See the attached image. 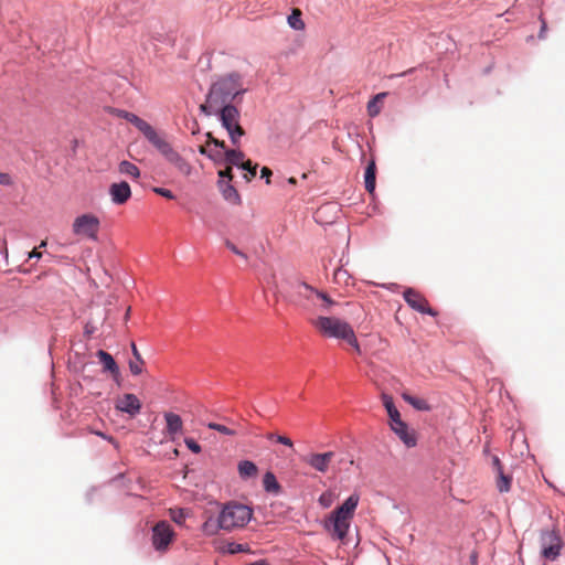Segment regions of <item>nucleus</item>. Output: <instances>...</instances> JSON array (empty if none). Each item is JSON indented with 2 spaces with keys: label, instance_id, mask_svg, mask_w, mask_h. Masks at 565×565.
Listing matches in <instances>:
<instances>
[{
  "label": "nucleus",
  "instance_id": "c9c22d12",
  "mask_svg": "<svg viewBox=\"0 0 565 565\" xmlns=\"http://www.w3.org/2000/svg\"><path fill=\"white\" fill-rule=\"evenodd\" d=\"M319 503L323 507V508H329L332 503V493L330 492H324L322 493L320 497H319Z\"/></svg>",
  "mask_w": 565,
  "mask_h": 565
},
{
  "label": "nucleus",
  "instance_id": "37998d69",
  "mask_svg": "<svg viewBox=\"0 0 565 565\" xmlns=\"http://www.w3.org/2000/svg\"><path fill=\"white\" fill-rule=\"evenodd\" d=\"M212 147V142H211V139L207 138V142H206V146H201L199 148V152L205 157L209 158V151H210V148Z\"/></svg>",
  "mask_w": 565,
  "mask_h": 565
},
{
  "label": "nucleus",
  "instance_id": "4c0bfd02",
  "mask_svg": "<svg viewBox=\"0 0 565 565\" xmlns=\"http://www.w3.org/2000/svg\"><path fill=\"white\" fill-rule=\"evenodd\" d=\"M245 551H246V547L243 544H239V543H231V544H228V552L231 554H235V553H239V552H245Z\"/></svg>",
  "mask_w": 565,
  "mask_h": 565
},
{
  "label": "nucleus",
  "instance_id": "de8ad7c7",
  "mask_svg": "<svg viewBox=\"0 0 565 565\" xmlns=\"http://www.w3.org/2000/svg\"><path fill=\"white\" fill-rule=\"evenodd\" d=\"M212 428H217L221 433L231 435L233 434V430L228 428V426L222 425V426H211Z\"/></svg>",
  "mask_w": 565,
  "mask_h": 565
},
{
  "label": "nucleus",
  "instance_id": "a19ab883",
  "mask_svg": "<svg viewBox=\"0 0 565 565\" xmlns=\"http://www.w3.org/2000/svg\"><path fill=\"white\" fill-rule=\"evenodd\" d=\"M231 168H227L225 170H220L218 171V180H228V182L232 181V173H231Z\"/></svg>",
  "mask_w": 565,
  "mask_h": 565
},
{
  "label": "nucleus",
  "instance_id": "a18cd8bd",
  "mask_svg": "<svg viewBox=\"0 0 565 565\" xmlns=\"http://www.w3.org/2000/svg\"><path fill=\"white\" fill-rule=\"evenodd\" d=\"M260 172H262V178H264L266 180V183L267 184L270 183L271 171L268 168L264 167Z\"/></svg>",
  "mask_w": 565,
  "mask_h": 565
},
{
  "label": "nucleus",
  "instance_id": "5701e85b",
  "mask_svg": "<svg viewBox=\"0 0 565 565\" xmlns=\"http://www.w3.org/2000/svg\"><path fill=\"white\" fill-rule=\"evenodd\" d=\"M244 158V153L239 150H227L225 164L235 166L241 169H247V166H243L245 162Z\"/></svg>",
  "mask_w": 565,
  "mask_h": 565
},
{
  "label": "nucleus",
  "instance_id": "dca6fc26",
  "mask_svg": "<svg viewBox=\"0 0 565 565\" xmlns=\"http://www.w3.org/2000/svg\"><path fill=\"white\" fill-rule=\"evenodd\" d=\"M207 138H210L212 142V147L209 151V159L216 166L225 164L227 150H225L224 142L212 137L211 134H207Z\"/></svg>",
  "mask_w": 565,
  "mask_h": 565
},
{
  "label": "nucleus",
  "instance_id": "09e8293b",
  "mask_svg": "<svg viewBox=\"0 0 565 565\" xmlns=\"http://www.w3.org/2000/svg\"><path fill=\"white\" fill-rule=\"evenodd\" d=\"M130 347H131V353H132L134 359H142L140 352L138 351V349H137V347L135 344V342H131Z\"/></svg>",
  "mask_w": 565,
  "mask_h": 565
},
{
  "label": "nucleus",
  "instance_id": "2f4dec72",
  "mask_svg": "<svg viewBox=\"0 0 565 565\" xmlns=\"http://www.w3.org/2000/svg\"><path fill=\"white\" fill-rule=\"evenodd\" d=\"M300 286L303 289L316 294L317 297L320 298L324 302V309L329 308L330 306H332L334 303V301L327 294L317 291L312 287L308 286L307 284H301Z\"/></svg>",
  "mask_w": 565,
  "mask_h": 565
},
{
  "label": "nucleus",
  "instance_id": "ddd939ff",
  "mask_svg": "<svg viewBox=\"0 0 565 565\" xmlns=\"http://www.w3.org/2000/svg\"><path fill=\"white\" fill-rule=\"evenodd\" d=\"M109 195L114 204L121 205L131 196V189L126 181L113 183L109 186Z\"/></svg>",
  "mask_w": 565,
  "mask_h": 565
},
{
  "label": "nucleus",
  "instance_id": "a211bd4d",
  "mask_svg": "<svg viewBox=\"0 0 565 565\" xmlns=\"http://www.w3.org/2000/svg\"><path fill=\"white\" fill-rule=\"evenodd\" d=\"M333 457V452L313 454L307 459V462L320 472L328 470L329 463Z\"/></svg>",
  "mask_w": 565,
  "mask_h": 565
},
{
  "label": "nucleus",
  "instance_id": "0eeeda50",
  "mask_svg": "<svg viewBox=\"0 0 565 565\" xmlns=\"http://www.w3.org/2000/svg\"><path fill=\"white\" fill-rule=\"evenodd\" d=\"M100 227L99 218L92 214L85 213L74 218L72 224L73 234L96 242L98 239V231Z\"/></svg>",
  "mask_w": 565,
  "mask_h": 565
},
{
  "label": "nucleus",
  "instance_id": "c03bdc74",
  "mask_svg": "<svg viewBox=\"0 0 565 565\" xmlns=\"http://www.w3.org/2000/svg\"><path fill=\"white\" fill-rule=\"evenodd\" d=\"M12 183V179L8 173L0 172V184L1 185H10Z\"/></svg>",
  "mask_w": 565,
  "mask_h": 565
},
{
  "label": "nucleus",
  "instance_id": "5fc2aeb1",
  "mask_svg": "<svg viewBox=\"0 0 565 565\" xmlns=\"http://www.w3.org/2000/svg\"><path fill=\"white\" fill-rule=\"evenodd\" d=\"M93 433L96 434V435H99L102 437H105L104 434H102L100 431L94 430Z\"/></svg>",
  "mask_w": 565,
  "mask_h": 565
},
{
  "label": "nucleus",
  "instance_id": "6e6d98bb",
  "mask_svg": "<svg viewBox=\"0 0 565 565\" xmlns=\"http://www.w3.org/2000/svg\"><path fill=\"white\" fill-rule=\"evenodd\" d=\"M45 246H46V242L45 241L41 242L40 247H45Z\"/></svg>",
  "mask_w": 565,
  "mask_h": 565
},
{
  "label": "nucleus",
  "instance_id": "a878e982",
  "mask_svg": "<svg viewBox=\"0 0 565 565\" xmlns=\"http://www.w3.org/2000/svg\"><path fill=\"white\" fill-rule=\"evenodd\" d=\"M511 475H505L503 470L495 472V486L500 492H509L511 489Z\"/></svg>",
  "mask_w": 565,
  "mask_h": 565
},
{
  "label": "nucleus",
  "instance_id": "4d7b16f0",
  "mask_svg": "<svg viewBox=\"0 0 565 565\" xmlns=\"http://www.w3.org/2000/svg\"><path fill=\"white\" fill-rule=\"evenodd\" d=\"M295 182H296V181H295V179H294V178H290V179H289V183H292V184H294Z\"/></svg>",
  "mask_w": 565,
  "mask_h": 565
},
{
  "label": "nucleus",
  "instance_id": "4be33fe9",
  "mask_svg": "<svg viewBox=\"0 0 565 565\" xmlns=\"http://www.w3.org/2000/svg\"><path fill=\"white\" fill-rule=\"evenodd\" d=\"M375 163L371 161L364 172V185L369 193L373 194L375 191Z\"/></svg>",
  "mask_w": 565,
  "mask_h": 565
},
{
  "label": "nucleus",
  "instance_id": "c85d7f7f",
  "mask_svg": "<svg viewBox=\"0 0 565 565\" xmlns=\"http://www.w3.org/2000/svg\"><path fill=\"white\" fill-rule=\"evenodd\" d=\"M263 484L266 491L277 493L279 492L280 486L276 480V477L271 472H266L263 479Z\"/></svg>",
  "mask_w": 565,
  "mask_h": 565
},
{
  "label": "nucleus",
  "instance_id": "49530a36",
  "mask_svg": "<svg viewBox=\"0 0 565 565\" xmlns=\"http://www.w3.org/2000/svg\"><path fill=\"white\" fill-rule=\"evenodd\" d=\"M172 520L179 524H181L184 521V514L183 511H179L177 514L172 515Z\"/></svg>",
  "mask_w": 565,
  "mask_h": 565
},
{
  "label": "nucleus",
  "instance_id": "c756f323",
  "mask_svg": "<svg viewBox=\"0 0 565 565\" xmlns=\"http://www.w3.org/2000/svg\"><path fill=\"white\" fill-rule=\"evenodd\" d=\"M385 93H380L367 103V114L370 117H375L380 114L381 107L379 103L385 97Z\"/></svg>",
  "mask_w": 565,
  "mask_h": 565
},
{
  "label": "nucleus",
  "instance_id": "cd10ccee",
  "mask_svg": "<svg viewBox=\"0 0 565 565\" xmlns=\"http://www.w3.org/2000/svg\"><path fill=\"white\" fill-rule=\"evenodd\" d=\"M288 25L296 31H302L305 29V22L301 19V12L298 9L292 10V12L287 18Z\"/></svg>",
  "mask_w": 565,
  "mask_h": 565
},
{
  "label": "nucleus",
  "instance_id": "9b49d317",
  "mask_svg": "<svg viewBox=\"0 0 565 565\" xmlns=\"http://www.w3.org/2000/svg\"><path fill=\"white\" fill-rule=\"evenodd\" d=\"M404 300L406 303L414 310L426 313L429 316H436V311H434L429 306L427 300L417 291L412 288H408L403 294Z\"/></svg>",
  "mask_w": 565,
  "mask_h": 565
},
{
  "label": "nucleus",
  "instance_id": "ea45409f",
  "mask_svg": "<svg viewBox=\"0 0 565 565\" xmlns=\"http://www.w3.org/2000/svg\"><path fill=\"white\" fill-rule=\"evenodd\" d=\"M491 466H492V469H493V472H494V473H495V472H498V471H500V470H503V466H502V463H501V461H500L499 457H498V456H495V455H493V456L491 457Z\"/></svg>",
  "mask_w": 565,
  "mask_h": 565
},
{
  "label": "nucleus",
  "instance_id": "f3484780",
  "mask_svg": "<svg viewBox=\"0 0 565 565\" xmlns=\"http://www.w3.org/2000/svg\"><path fill=\"white\" fill-rule=\"evenodd\" d=\"M218 190L223 199L232 205H238L241 203V196L234 185L228 180L217 181Z\"/></svg>",
  "mask_w": 565,
  "mask_h": 565
},
{
  "label": "nucleus",
  "instance_id": "603ef678",
  "mask_svg": "<svg viewBox=\"0 0 565 565\" xmlns=\"http://www.w3.org/2000/svg\"><path fill=\"white\" fill-rule=\"evenodd\" d=\"M545 30H546V23H545V21H542L541 32L539 35L541 39L544 36L543 34H544Z\"/></svg>",
  "mask_w": 565,
  "mask_h": 565
},
{
  "label": "nucleus",
  "instance_id": "412c9836",
  "mask_svg": "<svg viewBox=\"0 0 565 565\" xmlns=\"http://www.w3.org/2000/svg\"><path fill=\"white\" fill-rule=\"evenodd\" d=\"M382 402H383V406L385 407L392 424H404L401 419L399 412L396 408L393 398L387 394H383Z\"/></svg>",
  "mask_w": 565,
  "mask_h": 565
},
{
  "label": "nucleus",
  "instance_id": "9d476101",
  "mask_svg": "<svg viewBox=\"0 0 565 565\" xmlns=\"http://www.w3.org/2000/svg\"><path fill=\"white\" fill-rule=\"evenodd\" d=\"M119 116L132 124L143 135L149 143H151L160 135L149 122L136 114L121 110L119 111Z\"/></svg>",
  "mask_w": 565,
  "mask_h": 565
},
{
  "label": "nucleus",
  "instance_id": "39448f33",
  "mask_svg": "<svg viewBox=\"0 0 565 565\" xmlns=\"http://www.w3.org/2000/svg\"><path fill=\"white\" fill-rule=\"evenodd\" d=\"M311 323L322 335L338 340H345L353 331L347 321L335 317L320 316Z\"/></svg>",
  "mask_w": 565,
  "mask_h": 565
},
{
  "label": "nucleus",
  "instance_id": "6e6552de",
  "mask_svg": "<svg viewBox=\"0 0 565 565\" xmlns=\"http://www.w3.org/2000/svg\"><path fill=\"white\" fill-rule=\"evenodd\" d=\"M541 556L547 561H555L563 548V540L555 530H545L540 534Z\"/></svg>",
  "mask_w": 565,
  "mask_h": 565
},
{
  "label": "nucleus",
  "instance_id": "7c9ffc66",
  "mask_svg": "<svg viewBox=\"0 0 565 565\" xmlns=\"http://www.w3.org/2000/svg\"><path fill=\"white\" fill-rule=\"evenodd\" d=\"M145 360L131 359L128 362L129 371L132 375L138 376L143 372Z\"/></svg>",
  "mask_w": 565,
  "mask_h": 565
},
{
  "label": "nucleus",
  "instance_id": "1a4fd4ad",
  "mask_svg": "<svg viewBox=\"0 0 565 565\" xmlns=\"http://www.w3.org/2000/svg\"><path fill=\"white\" fill-rule=\"evenodd\" d=\"M174 536L172 526L166 521H160L152 527V544L159 552H166Z\"/></svg>",
  "mask_w": 565,
  "mask_h": 565
},
{
  "label": "nucleus",
  "instance_id": "f257e3e1",
  "mask_svg": "<svg viewBox=\"0 0 565 565\" xmlns=\"http://www.w3.org/2000/svg\"><path fill=\"white\" fill-rule=\"evenodd\" d=\"M246 92L247 87L238 73L218 76L212 82L205 103L200 106V110L206 116H212L222 107L234 106L232 102Z\"/></svg>",
  "mask_w": 565,
  "mask_h": 565
},
{
  "label": "nucleus",
  "instance_id": "79ce46f5",
  "mask_svg": "<svg viewBox=\"0 0 565 565\" xmlns=\"http://www.w3.org/2000/svg\"><path fill=\"white\" fill-rule=\"evenodd\" d=\"M185 444L186 446L195 454L200 452L201 450V447L200 445L193 440V439H185Z\"/></svg>",
  "mask_w": 565,
  "mask_h": 565
},
{
  "label": "nucleus",
  "instance_id": "393cba45",
  "mask_svg": "<svg viewBox=\"0 0 565 565\" xmlns=\"http://www.w3.org/2000/svg\"><path fill=\"white\" fill-rule=\"evenodd\" d=\"M257 472L256 465L249 460H243L238 463V473L243 479L256 477Z\"/></svg>",
  "mask_w": 565,
  "mask_h": 565
},
{
  "label": "nucleus",
  "instance_id": "8fccbe9b",
  "mask_svg": "<svg viewBox=\"0 0 565 565\" xmlns=\"http://www.w3.org/2000/svg\"><path fill=\"white\" fill-rule=\"evenodd\" d=\"M278 440L285 445H288V446H291V440L288 438V437H285V436H279L278 437Z\"/></svg>",
  "mask_w": 565,
  "mask_h": 565
},
{
  "label": "nucleus",
  "instance_id": "bb28decb",
  "mask_svg": "<svg viewBox=\"0 0 565 565\" xmlns=\"http://www.w3.org/2000/svg\"><path fill=\"white\" fill-rule=\"evenodd\" d=\"M118 171L121 174L130 177L134 180H137L140 177L139 168L136 164H134L127 160H124L119 163Z\"/></svg>",
  "mask_w": 565,
  "mask_h": 565
},
{
  "label": "nucleus",
  "instance_id": "6ab92c4d",
  "mask_svg": "<svg viewBox=\"0 0 565 565\" xmlns=\"http://www.w3.org/2000/svg\"><path fill=\"white\" fill-rule=\"evenodd\" d=\"M402 398L416 411L429 412L433 409L430 403L423 397L414 396L407 392H404L402 393Z\"/></svg>",
  "mask_w": 565,
  "mask_h": 565
},
{
  "label": "nucleus",
  "instance_id": "7ed1b4c3",
  "mask_svg": "<svg viewBox=\"0 0 565 565\" xmlns=\"http://www.w3.org/2000/svg\"><path fill=\"white\" fill-rule=\"evenodd\" d=\"M253 511L247 505L237 502L224 504L220 511L223 531L231 532L244 527L252 519Z\"/></svg>",
  "mask_w": 565,
  "mask_h": 565
},
{
  "label": "nucleus",
  "instance_id": "e433bc0d",
  "mask_svg": "<svg viewBox=\"0 0 565 565\" xmlns=\"http://www.w3.org/2000/svg\"><path fill=\"white\" fill-rule=\"evenodd\" d=\"M225 245H226V247H227L231 252H233L235 255L239 256L241 258H243V259H245V260L247 259V255H246L244 252H242L241 249H238V248H237L233 243H231L230 241H227V242L225 243Z\"/></svg>",
  "mask_w": 565,
  "mask_h": 565
},
{
  "label": "nucleus",
  "instance_id": "aec40b11",
  "mask_svg": "<svg viewBox=\"0 0 565 565\" xmlns=\"http://www.w3.org/2000/svg\"><path fill=\"white\" fill-rule=\"evenodd\" d=\"M96 354L104 366V371L109 372L114 376L119 375V367L114 358L108 352L98 350Z\"/></svg>",
  "mask_w": 565,
  "mask_h": 565
},
{
  "label": "nucleus",
  "instance_id": "58836bf2",
  "mask_svg": "<svg viewBox=\"0 0 565 565\" xmlns=\"http://www.w3.org/2000/svg\"><path fill=\"white\" fill-rule=\"evenodd\" d=\"M243 166H247V169H244L249 174V177H247V180H250L252 178H254L256 175L257 164L253 166L252 162L248 160V161H245L243 163Z\"/></svg>",
  "mask_w": 565,
  "mask_h": 565
},
{
  "label": "nucleus",
  "instance_id": "2eb2a0df",
  "mask_svg": "<svg viewBox=\"0 0 565 565\" xmlns=\"http://www.w3.org/2000/svg\"><path fill=\"white\" fill-rule=\"evenodd\" d=\"M391 428L407 448L417 445L418 434L414 426H391Z\"/></svg>",
  "mask_w": 565,
  "mask_h": 565
},
{
  "label": "nucleus",
  "instance_id": "4468645a",
  "mask_svg": "<svg viewBox=\"0 0 565 565\" xmlns=\"http://www.w3.org/2000/svg\"><path fill=\"white\" fill-rule=\"evenodd\" d=\"M217 419H220V417L216 415L189 417L186 415L180 416L172 412H167L164 414L166 424H182L183 422H200L201 424H215L214 422Z\"/></svg>",
  "mask_w": 565,
  "mask_h": 565
},
{
  "label": "nucleus",
  "instance_id": "f8f14e48",
  "mask_svg": "<svg viewBox=\"0 0 565 565\" xmlns=\"http://www.w3.org/2000/svg\"><path fill=\"white\" fill-rule=\"evenodd\" d=\"M115 407L122 413L135 416L140 413L141 403L135 394L126 393L116 399Z\"/></svg>",
  "mask_w": 565,
  "mask_h": 565
},
{
  "label": "nucleus",
  "instance_id": "72a5a7b5",
  "mask_svg": "<svg viewBox=\"0 0 565 565\" xmlns=\"http://www.w3.org/2000/svg\"><path fill=\"white\" fill-rule=\"evenodd\" d=\"M152 191L158 194V195H161L168 200H173L175 198V195L173 194L172 191H170L169 189H166V188H160V186H154L152 188Z\"/></svg>",
  "mask_w": 565,
  "mask_h": 565
},
{
  "label": "nucleus",
  "instance_id": "f704fd0d",
  "mask_svg": "<svg viewBox=\"0 0 565 565\" xmlns=\"http://www.w3.org/2000/svg\"><path fill=\"white\" fill-rule=\"evenodd\" d=\"M347 341L356 353L361 354L362 351H361V347L356 340V337H355V333H354V330L350 333V335L344 340Z\"/></svg>",
  "mask_w": 565,
  "mask_h": 565
},
{
  "label": "nucleus",
  "instance_id": "473e14b6",
  "mask_svg": "<svg viewBox=\"0 0 565 565\" xmlns=\"http://www.w3.org/2000/svg\"><path fill=\"white\" fill-rule=\"evenodd\" d=\"M334 279L337 282H344V284H348V280L350 279V275L349 273L343 269V268H338L335 271H334Z\"/></svg>",
  "mask_w": 565,
  "mask_h": 565
},
{
  "label": "nucleus",
  "instance_id": "20e7f679",
  "mask_svg": "<svg viewBox=\"0 0 565 565\" xmlns=\"http://www.w3.org/2000/svg\"><path fill=\"white\" fill-rule=\"evenodd\" d=\"M171 164L174 170L183 175L190 177L193 173L192 164L182 157L161 134L150 143Z\"/></svg>",
  "mask_w": 565,
  "mask_h": 565
},
{
  "label": "nucleus",
  "instance_id": "b1692460",
  "mask_svg": "<svg viewBox=\"0 0 565 565\" xmlns=\"http://www.w3.org/2000/svg\"><path fill=\"white\" fill-rule=\"evenodd\" d=\"M223 530L221 525V516L218 515L216 519L210 516L202 525V531L204 534L212 536L218 533V531Z\"/></svg>",
  "mask_w": 565,
  "mask_h": 565
},
{
  "label": "nucleus",
  "instance_id": "423d86ee",
  "mask_svg": "<svg viewBox=\"0 0 565 565\" xmlns=\"http://www.w3.org/2000/svg\"><path fill=\"white\" fill-rule=\"evenodd\" d=\"M222 127L227 131V135L234 146L239 145L244 130L239 125V111L236 106L222 107L216 110Z\"/></svg>",
  "mask_w": 565,
  "mask_h": 565
},
{
  "label": "nucleus",
  "instance_id": "f03ea898",
  "mask_svg": "<svg viewBox=\"0 0 565 565\" xmlns=\"http://www.w3.org/2000/svg\"><path fill=\"white\" fill-rule=\"evenodd\" d=\"M359 503V495L351 494L341 507L332 512L326 522V529L338 540H343L348 533L350 521Z\"/></svg>",
  "mask_w": 565,
  "mask_h": 565
},
{
  "label": "nucleus",
  "instance_id": "3c124183",
  "mask_svg": "<svg viewBox=\"0 0 565 565\" xmlns=\"http://www.w3.org/2000/svg\"><path fill=\"white\" fill-rule=\"evenodd\" d=\"M42 254L35 249H33L30 254H29V258H41Z\"/></svg>",
  "mask_w": 565,
  "mask_h": 565
},
{
  "label": "nucleus",
  "instance_id": "864d4df0",
  "mask_svg": "<svg viewBox=\"0 0 565 565\" xmlns=\"http://www.w3.org/2000/svg\"><path fill=\"white\" fill-rule=\"evenodd\" d=\"M179 427H180V426H178V425L169 426V428H170L171 433L177 431V429H178Z\"/></svg>",
  "mask_w": 565,
  "mask_h": 565
}]
</instances>
